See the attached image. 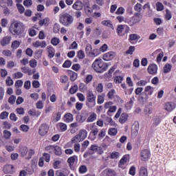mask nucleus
<instances>
[{
    "label": "nucleus",
    "instance_id": "f257e3e1",
    "mask_svg": "<svg viewBox=\"0 0 176 176\" xmlns=\"http://www.w3.org/2000/svg\"><path fill=\"white\" fill-rule=\"evenodd\" d=\"M24 31H25V26L23 23L17 21L11 23L10 32H11L12 35L20 36L22 34H24Z\"/></svg>",
    "mask_w": 176,
    "mask_h": 176
},
{
    "label": "nucleus",
    "instance_id": "f03ea898",
    "mask_svg": "<svg viewBox=\"0 0 176 176\" xmlns=\"http://www.w3.org/2000/svg\"><path fill=\"white\" fill-rule=\"evenodd\" d=\"M91 67L95 70V72L102 74L108 69V63L104 62L102 59L97 58L94 61Z\"/></svg>",
    "mask_w": 176,
    "mask_h": 176
},
{
    "label": "nucleus",
    "instance_id": "7ed1b4c3",
    "mask_svg": "<svg viewBox=\"0 0 176 176\" xmlns=\"http://www.w3.org/2000/svg\"><path fill=\"white\" fill-rule=\"evenodd\" d=\"M59 22L65 27H69L74 23V16L68 12H63L59 16Z\"/></svg>",
    "mask_w": 176,
    "mask_h": 176
},
{
    "label": "nucleus",
    "instance_id": "20e7f679",
    "mask_svg": "<svg viewBox=\"0 0 176 176\" xmlns=\"http://www.w3.org/2000/svg\"><path fill=\"white\" fill-rule=\"evenodd\" d=\"M86 129L90 131L89 138L91 141H94L97 139L98 135V127L96 126V124H88L86 126Z\"/></svg>",
    "mask_w": 176,
    "mask_h": 176
},
{
    "label": "nucleus",
    "instance_id": "39448f33",
    "mask_svg": "<svg viewBox=\"0 0 176 176\" xmlns=\"http://www.w3.org/2000/svg\"><path fill=\"white\" fill-rule=\"evenodd\" d=\"M86 102H85V105L87 107V108H94L96 106V95L93 93V91H89L87 94V97H86Z\"/></svg>",
    "mask_w": 176,
    "mask_h": 176
},
{
    "label": "nucleus",
    "instance_id": "423d86ee",
    "mask_svg": "<svg viewBox=\"0 0 176 176\" xmlns=\"http://www.w3.org/2000/svg\"><path fill=\"white\" fill-rule=\"evenodd\" d=\"M142 20V14L141 13H135L133 16H131L129 19L126 21V24H129L130 27H133L137 23H140Z\"/></svg>",
    "mask_w": 176,
    "mask_h": 176
},
{
    "label": "nucleus",
    "instance_id": "0eeeda50",
    "mask_svg": "<svg viewBox=\"0 0 176 176\" xmlns=\"http://www.w3.org/2000/svg\"><path fill=\"white\" fill-rule=\"evenodd\" d=\"M114 118L119 119L120 123H121V124H124V123L129 119V114L126 113H122V108H119L114 116Z\"/></svg>",
    "mask_w": 176,
    "mask_h": 176
},
{
    "label": "nucleus",
    "instance_id": "6e6552de",
    "mask_svg": "<svg viewBox=\"0 0 176 176\" xmlns=\"http://www.w3.org/2000/svg\"><path fill=\"white\" fill-rule=\"evenodd\" d=\"M140 159L142 162H148L151 159V151L143 149L140 152Z\"/></svg>",
    "mask_w": 176,
    "mask_h": 176
},
{
    "label": "nucleus",
    "instance_id": "1a4fd4ad",
    "mask_svg": "<svg viewBox=\"0 0 176 176\" xmlns=\"http://www.w3.org/2000/svg\"><path fill=\"white\" fill-rule=\"evenodd\" d=\"M130 160V155H124L118 163V167L124 170L126 168V163H127Z\"/></svg>",
    "mask_w": 176,
    "mask_h": 176
},
{
    "label": "nucleus",
    "instance_id": "9d476101",
    "mask_svg": "<svg viewBox=\"0 0 176 176\" xmlns=\"http://www.w3.org/2000/svg\"><path fill=\"white\" fill-rule=\"evenodd\" d=\"M67 163L70 170H75V163H78V157L73 155L67 159Z\"/></svg>",
    "mask_w": 176,
    "mask_h": 176
},
{
    "label": "nucleus",
    "instance_id": "9b49d317",
    "mask_svg": "<svg viewBox=\"0 0 176 176\" xmlns=\"http://www.w3.org/2000/svg\"><path fill=\"white\" fill-rule=\"evenodd\" d=\"M49 132V125L47 124H42L38 129V134L41 137H44Z\"/></svg>",
    "mask_w": 176,
    "mask_h": 176
},
{
    "label": "nucleus",
    "instance_id": "f8f14e48",
    "mask_svg": "<svg viewBox=\"0 0 176 176\" xmlns=\"http://www.w3.org/2000/svg\"><path fill=\"white\" fill-rule=\"evenodd\" d=\"M14 171H16V168L12 164H6L3 167V173L4 174H13Z\"/></svg>",
    "mask_w": 176,
    "mask_h": 176
},
{
    "label": "nucleus",
    "instance_id": "ddd939ff",
    "mask_svg": "<svg viewBox=\"0 0 176 176\" xmlns=\"http://www.w3.org/2000/svg\"><path fill=\"white\" fill-rule=\"evenodd\" d=\"M115 56H116L115 52H109L103 55L102 59L104 61H111V60H113V58H115Z\"/></svg>",
    "mask_w": 176,
    "mask_h": 176
},
{
    "label": "nucleus",
    "instance_id": "4468645a",
    "mask_svg": "<svg viewBox=\"0 0 176 176\" xmlns=\"http://www.w3.org/2000/svg\"><path fill=\"white\" fill-rule=\"evenodd\" d=\"M147 71L150 75H156L157 74V65L156 64L150 65L147 68Z\"/></svg>",
    "mask_w": 176,
    "mask_h": 176
},
{
    "label": "nucleus",
    "instance_id": "2eb2a0df",
    "mask_svg": "<svg viewBox=\"0 0 176 176\" xmlns=\"http://www.w3.org/2000/svg\"><path fill=\"white\" fill-rule=\"evenodd\" d=\"M164 109L168 112H171L172 111H174V109H175V103L173 102H166L164 106Z\"/></svg>",
    "mask_w": 176,
    "mask_h": 176
},
{
    "label": "nucleus",
    "instance_id": "dca6fc26",
    "mask_svg": "<svg viewBox=\"0 0 176 176\" xmlns=\"http://www.w3.org/2000/svg\"><path fill=\"white\" fill-rule=\"evenodd\" d=\"M47 52L49 58H53L56 55V50L52 45H48L47 47Z\"/></svg>",
    "mask_w": 176,
    "mask_h": 176
},
{
    "label": "nucleus",
    "instance_id": "f3484780",
    "mask_svg": "<svg viewBox=\"0 0 176 176\" xmlns=\"http://www.w3.org/2000/svg\"><path fill=\"white\" fill-rule=\"evenodd\" d=\"M63 120L65 123H71V122H74V115L71 113H65L63 116Z\"/></svg>",
    "mask_w": 176,
    "mask_h": 176
},
{
    "label": "nucleus",
    "instance_id": "a211bd4d",
    "mask_svg": "<svg viewBox=\"0 0 176 176\" xmlns=\"http://www.w3.org/2000/svg\"><path fill=\"white\" fill-rule=\"evenodd\" d=\"M21 69L23 74H28L29 76L34 75V74L36 72V69H31L30 68H28L27 67H23L21 68Z\"/></svg>",
    "mask_w": 176,
    "mask_h": 176
},
{
    "label": "nucleus",
    "instance_id": "6ab92c4d",
    "mask_svg": "<svg viewBox=\"0 0 176 176\" xmlns=\"http://www.w3.org/2000/svg\"><path fill=\"white\" fill-rule=\"evenodd\" d=\"M12 41V37L9 36H4L1 41H0V44L3 46L5 47L7 45H9L10 43V41Z\"/></svg>",
    "mask_w": 176,
    "mask_h": 176
},
{
    "label": "nucleus",
    "instance_id": "aec40b11",
    "mask_svg": "<svg viewBox=\"0 0 176 176\" xmlns=\"http://www.w3.org/2000/svg\"><path fill=\"white\" fill-rule=\"evenodd\" d=\"M73 9L75 10H82L83 9V3L82 1L77 0L72 6Z\"/></svg>",
    "mask_w": 176,
    "mask_h": 176
},
{
    "label": "nucleus",
    "instance_id": "412c9836",
    "mask_svg": "<svg viewBox=\"0 0 176 176\" xmlns=\"http://www.w3.org/2000/svg\"><path fill=\"white\" fill-rule=\"evenodd\" d=\"M67 74L72 82H75L78 79V74L72 70H67Z\"/></svg>",
    "mask_w": 176,
    "mask_h": 176
},
{
    "label": "nucleus",
    "instance_id": "4be33fe9",
    "mask_svg": "<svg viewBox=\"0 0 176 176\" xmlns=\"http://www.w3.org/2000/svg\"><path fill=\"white\" fill-rule=\"evenodd\" d=\"M78 136L80 139V141H83L84 140H86L87 137V131H86L85 129L80 130Z\"/></svg>",
    "mask_w": 176,
    "mask_h": 176
},
{
    "label": "nucleus",
    "instance_id": "5701e85b",
    "mask_svg": "<svg viewBox=\"0 0 176 176\" xmlns=\"http://www.w3.org/2000/svg\"><path fill=\"white\" fill-rule=\"evenodd\" d=\"M50 23V19L46 17L45 19H41L38 22V25L40 27H42L45 25V27H47Z\"/></svg>",
    "mask_w": 176,
    "mask_h": 176
},
{
    "label": "nucleus",
    "instance_id": "b1692460",
    "mask_svg": "<svg viewBox=\"0 0 176 176\" xmlns=\"http://www.w3.org/2000/svg\"><path fill=\"white\" fill-rule=\"evenodd\" d=\"M97 120V114L94 112H91L90 116L87 118V123H92V122H95Z\"/></svg>",
    "mask_w": 176,
    "mask_h": 176
},
{
    "label": "nucleus",
    "instance_id": "393cba45",
    "mask_svg": "<svg viewBox=\"0 0 176 176\" xmlns=\"http://www.w3.org/2000/svg\"><path fill=\"white\" fill-rule=\"evenodd\" d=\"M153 91H155V88L152 87L151 85L146 86L144 89V93H146V96H152Z\"/></svg>",
    "mask_w": 176,
    "mask_h": 176
},
{
    "label": "nucleus",
    "instance_id": "a878e982",
    "mask_svg": "<svg viewBox=\"0 0 176 176\" xmlns=\"http://www.w3.org/2000/svg\"><path fill=\"white\" fill-rule=\"evenodd\" d=\"M54 153L56 156H61L63 155V150L61 149V147L60 146H54Z\"/></svg>",
    "mask_w": 176,
    "mask_h": 176
},
{
    "label": "nucleus",
    "instance_id": "bb28decb",
    "mask_svg": "<svg viewBox=\"0 0 176 176\" xmlns=\"http://www.w3.org/2000/svg\"><path fill=\"white\" fill-rule=\"evenodd\" d=\"M139 176H148V168L141 166L139 170Z\"/></svg>",
    "mask_w": 176,
    "mask_h": 176
},
{
    "label": "nucleus",
    "instance_id": "cd10ccee",
    "mask_svg": "<svg viewBox=\"0 0 176 176\" xmlns=\"http://www.w3.org/2000/svg\"><path fill=\"white\" fill-rule=\"evenodd\" d=\"M101 54L99 49H94L91 51V53L89 54L88 57H97L98 56H100Z\"/></svg>",
    "mask_w": 176,
    "mask_h": 176
},
{
    "label": "nucleus",
    "instance_id": "c85d7f7f",
    "mask_svg": "<svg viewBox=\"0 0 176 176\" xmlns=\"http://www.w3.org/2000/svg\"><path fill=\"white\" fill-rule=\"evenodd\" d=\"M116 31L119 36H123V35H124V33H123V31H124V25H118L116 29Z\"/></svg>",
    "mask_w": 176,
    "mask_h": 176
},
{
    "label": "nucleus",
    "instance_id": "c756f323",
    "mask_svg": "<svg viewBox=\"0 0 176 176\" xmlns=\"http://www.w3.org/2000/svg\"><path fill=\"white\" fill-rule=\"evenodd\" d=\"M58 129H60V131L64 132L67 131V129L68 128L64 122H59L57 124Z\"/></svg>",
    "mask_w": 176,
    "mask_h": 176
},
{
    "label": "nucleus",
    "instance_id": "7c9ffc66",
    "mask_svg": "<svg viewBox=\"0 0 176 176\" xmlns=\"http://www.w3.org/2000/svg\"><path fill=\"white\" fill-rule=\"evenodd\" d=\"M135 12H135V13H141V12H142V5H141V3H137L134 8H133Z\"/></svg>",
    "mask_w": 176,
    "mask_h": 176
},
{
    "label": "nucleus",
    "instance_id": "2f4dec72",
    "mask_svg": "<svg viewBox=\"0 0 176 176\" xmlns=\"http://www.w3.org/2000/svg\"><path fill=\"white\" fill-rule=\"evenodd\" d=\"M78 89L81 93H85V91H87V85L83 82H81L79 85Z\"/></svg>",
    "mask_w": 176,
    "mask_h": 176
},
{
    "label": "nucleus",
    "instance_id": "473e14b6",
    "mask_svg": "<svg viewBox=\"0 0 176 176\" xmlns=\"http://www.w3.org/2000/svg\"><path fill=\"white\" fill-rule=\"evenodd\" d=\"M20 45H21V42L15 40L12 43L11 47L14 50L16 49H18V47H20Z\"/></svg>",
    "mask_w": 176,
    "mask_h": 176
},
{
    "label": "nucleus",
    "instance_id": "72a5a7b5",
    "mask_svg": "<svg viewBox=\"0 0 176 176\" xmlns=\"http://www.w3.org/2000/svg\"><path fill=\"white\" fill-rule=\"evenodd\" d=\"M108 134H109V135L115 137V135H116V134H118V129L116 128H110L108 130Z\"/></svg>",
    "mask_w": 176,
    "mask_h": 176
},
{
    "label": "nucleus",
    "instance_id": "f704fd0d",
    "mask_svg": "<svg viewBox=\"0 0 176 176\" xmlns=\"http://www.w3.org/2000/svg\"><path fill=\"white\" fill-rule=\"evenodd\" d=\"M120 156V153L118 151H113L110 153L109 158L110 159H119Z\"/></svg>",
    "mask_w": 176,
    "mask_h": 176
},
{
    "label": "nucleus",
    "instance_id": "c9c22d12",
    "mask_svg": "<svg viewBox=\"0 0 176 176\" xmlns=\"http://www.w3.org/2000/svg\"><path fill=\"white\" fill-rule=\"evenodd\" d=\"M78 173L80 174H85V173H87V166H86L85 165L80 166V167L78 168Z\"/></svg>",
    "mask_w": 176,
    "mask_h": 176
},
{
    "label": "nucleus",
    "instance_id": "e433bc0d",
    "mask_svg": "<svg viewBox=\"0 0 176 176\" xmlns=\"http://www.w3.org/2000/svg\"><path fill=\"white\" fill-rule=\"evenodd\" d=\"M135 52V47L131 45L128 50L125 52V54H129L130 56H132V54Z\"/></svg>",
    "mask_w": 176,
    "mask_h": 176
},
{
    "label": "nucleus",
    "instance_id": "4c0bfd02",
    "mask_svg": "<svg viewBox=\"0 0 176 176\" xmlns=\"http://www.w3.org/2000/svg\"><path fill=\"white\" fill-rule=\"evenodd\" d=\"M171 68H173V66L170 63H166L165 66L164 67V74H168L170 71H171Z\"/></svg>",
    "mask_w": 176,
    "mask_h": 176
},
{
    "label": "nucleus",
    "instance_id": "58836bf2",
    "mask_svg": "<svg viewBox=\"0 0 176 176\" xmlns=\"http://www.w3.org/2000/svg\"><path fill=\"white\" fill-rule=\"evenodd\" d=\"M104 120L106 122L105 124H109L110 126H115L116 124L112 118L106 117Z\"/></svg>",
    "mask_w": 176,
    "mask_h": 176
},
{
    "label": "nucleus",
    "instance_id": "ea45409f",
    "mask_svg": "<svg viewBox=\"0 0 176 176\" xmlns=\"http://www.w3.org/2000/svg\"><path fill=\"white\" fill-rule=\"evenodd\" d=\"M105 101V98L102 95H98V99H97V104L98 105H101V104H104V102Z\"/></svg>",
    "mask_w": 176,
    "mask_h": 176
},
{
    "label": "nucleus",
    "instance_id": "a19ab883",
    "mask_svg": "<svg viewBox=\"0 0 176 176\" xmlns=\"http://www.w3.org/2000/svg\"><path fill=\"white\" fill-rule=\"evenodd\" d=\"M89 145H90V142H89V140L84 141L82 144V148H81L82 151L85 152V151H86Z\"/></svg>",
    "mask_w": 176,
    "mask_h": 176
},
{
    "label": "nucleus",
    "instance_id": "79ce46f5",
    "mask_svg": "<svg viewBox=\"0 0 176 176\" xmlns=\"http://www.w3.org/2000/svg\"><path fill=\"white\" fill-rule=\"evenodd\" d=\"M51 43L53 46H57L60 43V38L54 37L51 39Z\"/></svg>",
    "mask_w": 176,
    "mask_h": 176
},
{
    "label": "nucleus",
    "instance_id": "37998d69",
    "mask_svg": "<svg viewBox=\"0 0 176 176\" xmlns=\"http://www.w3.org/2000/svg\"><path fill=\"white\" fill-rule=\"evenodd\" d=\"M19 151L21 156H25L28 153V148L25 146L21 147Z\"/></svg>",
    "mask_w": 176,
    "mask_h": 176
},
{
    "label": "nucleus",
    "instance_id": "c03bdc74",
    "mask_svg": "<svg viewBox=\"0 0 176 176\" xmlns=\"http://www.w3.org/2000/svg\"><path fill=\"white\" fill-rule=\"evenodd\" d=\"M45 151L49 152V153H54V146L50 145L45 147Z\"/></svg>",
    "mask_w": 176,
    "mask_h": 176
},
{
    "label": "nucleus",
    "instance_id": "a18cd8bd",
    "mask_svg": "<svg viewBox=\"0 0 176 176\" xmlns=\"http://www.w3.org/2000/svg\"><path fill=\"white\" fill-rule=\"evenodd\" d=\"M21 131H23V133H28L30 130V126L28 125L22 124L20 126Z\"/></svg>",
    "mask_w": 176,
    "mask_h": 176
},
{
    "label": "nucleus",
    "instance_id": "49530a36",
    "mask_svg": "<svg viewBox=\"0 0 176 176\" xmlns=\"http://www.w3.org/2000/svg\"><path fill=\"white\" fill-rule=\"evenodd\" d=\"M72 144H78V142H82L80 140V138L78 135H75L73 138H72Z\"/></svg>",
    "mask_w": 176,
    "mask_h": 176
},
{
    "label": "nucleus",
    "instance_id": "de8ad7c7",
    "mask_svg": "<svg viewBox=\"0 0 176 176\" xmlns=\"http://www.w3.org/2000/svg\"><path fill=\"white\" fill-rule=\"evenodd\" d=\"M92 50H93V47H91V45L90 44H87L85 47V53L87 56H89Z\"/></svg>",
    "mask_w": 176,
    "mask_h": 176
},
{
    "label": "nucleus",
    "instance_id": "09e8293b",
    "mask_svg": "<svg viewBox=\"0 0 176 176\" xmlns=\"http://www.w3.org/2000/svg\"><path fill=\"white\" fill-rule=\"evenodd\" d=\"M72 65V62L69 60H67L63 64V68H69Z\"/></svg>",
    "mask_w": 176,
    "mask_h": 176
},
{
    "label": "nucleus",
    "instance_id": "8fccbe9b",
    "mask_svg": "<svg viewBox=\"0 0 176 176\" xmlns=\"http://www.w3.org/2000/svg\"><path fill=\"white\" fill-rule=\"evenodd\" d=\"M96 91H98V93H102V91H104V85H102V83H99L96 86Z\"/></svg>",
    "mask_w": 176,
    "mask_h": 176
},
{
    "label": "nucleus",
    "instance_id": "3c124183",
    "mask_svg": "<svg viewBox=\"0 0 176 176\" xmlns=\"http://www.w3.org/2000/svg\"><path fill=\"white\" fill-rule=\"evenodd\" d=\"M134 104V102L133 101V100H130L129 102H127L126 104H125V108L126 109H131V108L133 107V104Z\"/></svg>",
    "mask_w": 176,
    "mask_h": 176
},
{
    "label": "nucleus",
    "instance_id": "603ef678",
    "mask_svg": "<svg viewBox=\"0 0 176 176\" xmlns=\"http://www.w3.org/2000/svg\"><path fill=\"white\" fill-rule=\"evenodd\" d=\"M156 8L157 12H162V10H164V6H163V4L160 2H157Z\"/></svg>",
    "mask_w": 176,
    "mask_h": 176
},
{
    "label": "nucleus",
    "instance_id": "864d4df0",
    "mask_svg": "<svg viewBox=\"0 0 176 176\" xmlns=\"http://www.w3.org/2000/svg\"><path fill=\"white\" fill-rule=\"evenodd\" d=\"M92 80H93V75L88 74L86 76L84 82H85V83H86V85H89V83H90V82H91Z\"/></svg>",
    "mask_w": 176,
    "mask_h": 176
},
{
    "label": "nucleus",
    "instance_id": "5fc2aeb1",
    "mask_svg": "<svg viewBox=\"0 0 176 176\" xmlns=\"http://www.w3.org/2000/svg\"><path fill=\"white\" fill-rule=\"evenodd\" d=\"M35 26H33L32 28H30L28 30L30 36H35L36 35V30H35Z\"/></svg>",
    "mask_w": 176,
    "mask_h": 176
},
{
    "label": "nucleus",
    "instance_id": "6e6d98bb",
    "mask_svg": "<svg viewBox=\"0 0 176 176\" xmlns=\"http://www.w3.org/2000/svg\"><path fill=\"white\" fill-rule=\"evenodd\" d=\"M78 85H75L74 86H72L70 89H69V93L70 94H75V93H76V91H78Z\"/></svg>",
    "mask_w": 176,
    "mask_h": 176
},
{
    "label": "nucleus",
    "instance_id": "4d7b16f0",
    "mask_svg": "<svg viewBox=\"0 0 176 176\" xmlns=\"http://www.w3.org/2000/svg\"><path fill=\"white\" fill-rule=\"evenodd\" d=\"M13 80L12 79V77L8 76L7 77L6 80V84L7 86H13Z\"/></svg>",
    "mask_w": 176,
    "mask_h": 176
},
{
    "label": "nucleus",
    "instance_id": "13d9d810",
    "mask_svg": "<svg viewBox=\"0 0 176 176\" xmlns=\"http://www.w3.org/2000/svg\"><path fill=\"white\" fill-rule=\"evenodd\" d=\"M17 9L21 14H23L24 13V10H25V8H24V6L20 3L16 4Z\"/></svg>",
    "mask_w": 176,
    "mask_h": 176
},
{
    "label": "nucleus",
    "instance_id": "bf43d9fd",
    "mask_svg": "<svg viewBox=\"0 0 176 176\" xmlns=\"http://www.w3.org/2000/svg\"><path fill=\"white\" fill-rule=\"evenodd\" d=\"M43 159L45 160V162L49 163V162H50V154L44 153L43 154Z\"/></svg>",
    "mask_w": 176,
    "mask_h": 176
},
{
    "label": "nucleus",
    "instance_id": "052dcab7",
    "mask_svg": "<svg viewBox=\"0 0 176 176\" xmlns=\"http://www.w3.org/2000/svg\"><path fill=\"white\" fill-rule=\"evenodd\" d=\"M53 32L54 34H58V32H60V25H58V23H55L54 25Z\"/></svg>",
    "mask_w": 176,
    "mask_h": 176
},
{
    "label": "nucleus",
    "instance_id": "680f3d73",
    "mask_svg": "<svg viewBox=\"0 0 176 176\" xmlns=\"http://www.w3.org/2000/svg\"><path fill=\"white\" fill-rule=\"evenodd\" d=\"M123 82V77L121 76H116L114 77V82L115 83H121Z\"/></svg>",
    "mask_w": 176,
    "mask_h": 176
},
{
    "label": "nucleus",
    "instance_id": "e2e57ef3",
    "mask_svg": "<svg viewBox=\"0 0 176 176\" xmlns=\"http://www.w3.org/2000/svg\"><path fill=\"white\" fill-rule=\"evenodd\" d=\"M116 106H111L109 110L107 112V115H108L109 116V113H113V112H116Z\"/></svg>",
    "mask_w": 176,
    "mask_h": 176
},
{
    "label": "nucleus",
    "instance_id": "0e129e2a",
    "mask_svg": "<svg viewBox=\"0 0 176 176\" xmlns=\"http://www.w3.org/2000/svg\"><path fill=\"white\" fill-rule=\"evenodd\" d=\"M102 25H106V27H112V22L111 20H104L102 21Z\"/></svg>",
    "mask_w": 176,
    "mask_h": 176
},
{
    "label": "nucleus",
    "instance_id": "69168bd1",
    "mask_svg": "<svg viewBox=\"0 0 176 176\" xmlns=\"http://www.w3.org/2000/svg\"><path fill=\"white\" fill-rule=\"evenodd\" d=\"M105 134H107V131H105L104 129H101V131L98 133V138L102 139L105 137Z\"/></svg>",
    "mask_w": 176,
    "mask_h": 176
},
{
    "label": "nucleus",
    "instance_id": "338daca9",
    "mask_svg": "<svg viewBox=\"0 0 176 176\" xmlns=\"http://www.w3.org/2000/svg\"><path fill=\"white\" fill-rule=\"evenodd\" d=\"M116 14H118V15L124 14V8L123 7L118 8L117 11L116 12Z\"/></svg>",
    "mask_w": 176,
    "mask_h": 176
},
{
    "label": "nucleus",
    "instance_id": "774afa93",
    "mask_svg": "<svg viewBox=\"0 0 176 176\" xmlns=\"http://www.w3.org/2000/svg\"><path fill=\"white\" fill-rule=\"evenodd\" d=\"M60 83H67L68 82V76L66 75L61 76L60 78Z\"/></svg>",
    "mask_w": 176,
    "mask_h": 176
}]
</instances>
